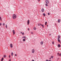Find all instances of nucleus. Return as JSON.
I'll return each mask as SVG.
<instances>
[{"label": "nucleus", "instance_id": "20e7f679", "mask_svg": "<svg viewBox=\"0 0 61 61\" xmlns=\"http://www.w3.org/2000/svg\"><path fill=\"white\" fill-rule=\"evenodd\" d=\"M15 30H13L12 31V32L13 34V35H14L15 34Z\"/></svg>", "mask_w": 61, "mask_h": 61}, {"label": "nucleus", "instance_id": "7c9ffc66", "mask_svg": "<svg viewBox=\"0 0 61 61\" xmlns=\"http://www.w3.org/2000/svg\"><path fill=\"white\" fill-rule=\"evenodd\" d=\"M22 35H24V33H22Z\"/></svg>", "mask_w": 61, "mask_h": 61}, {"label": "nucleus", "instance_id": "6e6552de", "mask_svg": "<svg viewBox=\"0 0 61 61\" xmlns=\"http://www.w3.org/2000/svg\"><path fill=\"white\" fill-rule=\"evenodd\" d=\"M46 4H48L49 3V1L48 0H46Z\"/></svg>", "mask_w": 61, "mask_h": 61}, {"label": "nucleus", "instance_id": "ea45409f", "mask_svg": "<svg viewBox=\"0 0 61 61\" xmlns=\"http://www.w3.org/2000/svg\"><path fill=\"white\" fill-rule=\"evenodd\" d=\"M20 33V34H22V32H21Z\"/></svg>", "mask_w": 61, "mask_h": 61}, {"label": "nucleus", "instance_id": "393cba45", "mask_svg": "<svg viewBox=\"0 0 61 61\" xmlns=\"http://www.w3.org/2000/svg\"><path fill=\"white\" fill-rule=\"evenodd\" d=\"M5 56H6L5 55H4V57H5Z\"/></svg>", "mask_w": 61, "mask_h": 61}, {"label": "nucleus", "instance_id": "4be33fe9", "mask_svg": "<svg viewBox=\"0 0 61 61\" xmlns=\"http://www.w3.org/2000/svg\"><path fill=\"white\" fill-rule=\"evenodd\" d=\"M45 5L46 6H48V5H47L46 3Z\"/></svg>", "mask_w": 61, "mask_h": 61}, {"label": "nucleus", "instance_id": "f03ea898", "mask_svg": "<svg viewBox=\"0 0 61 61\" xmlns=\"http://www.w3.org/2000/svg\"><path fill=\"white\" fill-rule=\"evenodd\" d=\"M35 50L34 49H32V53H34L35 52Z\"/></svg>", "mask_w": 61, "mask_h": 61}, {"label": "nucleus", "instance_id": "f704fd0d", "mask_svg": "<svg viewBox=\"0 0 61 61\" xmlns=\"http://www.w3.org/2000/svg\"><path fill=\"white\" fill-rule=\"evenodd\" d=\"M17 56V55H16V54H15V56Z\"/></svg>", "mask_w": 61, "mask_h": 61}, {"label": "nucleus", "instance_id": "49530a36", "mask_svg": "<svg viewBox=\"0 0 61 61\" xmlns=\"http://www.w3.org/2000/svg\"><path fill=\"white\" fill-rule=\"evenodd\" d=\"M48 25H47V27H48Z\"/></svg>", "mask_w": 61, "mask_h": 61}, {"label": "nucleus", "instance_id": "423d86ee", "mask_svg": "<svg viewBox=\"0 0 61 61\" xmlns=\"http://www.w3.org/2000/svg\"><path fill=\"white\" fill-rule=\"evenodd\" d=\"M60 35L58 36L57 38L58 39H60Z\"/></svg>", "mask_w": 61, "mask_h": 61}, {"label": "nucleus", "instance_id": "473e14b6", "mask_svg": "<svg viewBox=\"0 0 61 61\" xmlns=\"http://www.w3.org/2000/svg\"><path fill=\"white\" fill-rule=\"evenodd\" d=\"M61 54L60 53L59 55V56H61Z\"/></svg>", "mask_w": 61, "mask_h": 61}, {"label": "nucleus", "instance_id": "a211bd4d", "mask_svg": "<svg viewBox=\"0 0 61 61\" xmlns=\"http://www.w3.org/2000/svg\"><path fill=\"white\" fill-rule=\"evenodd\" d=\"M3 60H4V58H2L1 60V61H3Z\"/></svg>", "mask_w": 61, "mask_h": 61}, {"label": "nucleus", "instance_id": "de8ad7c7", "mask_svg": "<svg viewBox=\"0 0 61 61\" xmlns=\"http://www.w3.org/2000/svg\"><path fill=\"white\" fill-rule=\"evenodd\" d=\"M49 35H50V36H51V35L50 34H49Z\"/></svg>", "mask_w": 61, "mask_h": 61}, {"label": "nucleus", "instance_id": "f257e3e1", "mask_svg": "<svg viewBox=\"0 0 61 61\" xmlns=\"http://www.w3.org/2000/svg\"><path fill=\"white\" fill-rule=\"evenodd\" d=\"M12 17L14 19H15L16 18V15H15V14H13L12 16Z\"/></svg>", "mask_w": 61, "mask_h": 61}, {"label": "nucleus", "instance_id": "9b49d317", "mask_svg": "<svg viewBox=\"0 0 61 61\" xmlns=\"http://www.w3.org/2000/svg\"><path fill=\"white\" fill-rule=\"evenodd\" d=\"M41 45H43V41H41Z\"/></svg>", "mask_w": 61, "mask_h": 61}, {"label": "nucleus", "instance_id": "cd10ccee", "mask_svg": "<svg viewBox=\"0 0 61 61\" xmlns=\"http://www.w3.org/2000/svg\"><path fill=\"white\" fill-rule=\"evenodd\" d=\"M1 25H2V23H0V26H1Z\"/></svg>", "mask_w": 61, "mask_h": 61}, {"label": "nucleus", "instance_id": "aec40b11", "mask_svg": "<svg viewBox=\"0 0 61 61\" xmlns=\"http://www.w3.org/2000/svg\"><path fill=\"white\" fill-rule=\"evenodd\" d=\"M47 24V22L46 21L45 22V25H46V24Z\"/></svg>", "mask_w": 61, "mask_h": 61}, {"label": "nucleus", "instance_id": "58836bf2", "mask_svg": "<svg viewBox=\"0 0 61 61\" xmlns=\"http://www.w3.org/2000/svg\"><path fill=\"white\" fill-rule=\"evenodd\" d=\"M46 61H48V60H46Z\"/></svg>", "mask_w": 61, "mask_h": 61}, {"label": "nucleus", "instance_id": "c9c22d12", "mask_svg": "<svg viewBox=\"0 0 61 61\" xmlns=\"http://www.w3.org/2000/svg\"><path fill=\"white\" fill-rule=\"evenodd\" d=\"M52 44H54V42H53V41L52 42Z\"/></svg>", "mask_w": 61, "mask_h": 61}, {"label": "nucleus", "instance_id": "2f4dec72", "mask_svg": "<svg viewBox=\"0 0 61 61\" xmlns=\"http://www.w3.org/2000/svg\"><path fill=\"white\" fill-rule=\"evenodd\" d=\"M9 58H10V55H9Z\"/></svg>", "mask_w": 61, "mask_h": 61}, {"label": "nucleus", "instance_id": "7ed1b4c3", "mask_svg": "<svg viewBox=\"0 0 61 61\" xmlns=\"http://www.w3.org/2000/svg\"><path fill=\"white\" fill-rule=\"evenodd\" d=\"M10 46L11 48H12V47H13V45L12 44L10 43Z\"/></svg>", "mask_w": 61, "mask_h": 61}, {"label": "nucleus", "instance_id": "39448f33", "mask_svg": "<svg viewBox=\"0 0 61 61\" xmlns=\"http://www.w3.org/2000/svg\"><path fill=\"white\" fill-rule=\"evenodd\" d=\"M27 24L28 25H29V23H30L29 22V20H28L27 21Z\"/></svg>", "mask_w": 61, "mask_h": 61}, {"label": "nucleus", "instance_id": "4c0bfd02", "mask_svg": "<svg viewBox=\"0 0 61 61\" xmlns=\"http://www.w3.org/2000/svg\"><path fill=\"white\" fill-rule=\"evenodd\" d=\"M11 59H10L9 60V61H11Z\"/></svg>", "mask_w": 61, "mask_h": 61}, {"label": "nucleus", "instance_id": "9d476101", "mask_svg": "<svg viewBox=\"0 0 61 61\" xmlns=\"http://www.w3.org/2000/svg\"><path fill=\"white\" fill-rule=\"evenodd\" d=\"M58 47H60L61 46L60 45V44H58Z\"/></svg>", "mask_w": 61, "mask_h": 61}, {"label": "nucleus", "instance_id": "c85d7f7f", "mask_svg": "<svg viewBox=\"0 0 61 61\" xmlns=\"http://www.w3.org/2000/svg\"><path fill=\"white\" fill-rule=\"evenodd\" d=\"M0 20H2V19H1V17L0 16Z\"/></svg>", "mask_w": 61, "mask_h": 61}, {"label": "nucleus", "instance_id": "f3484780", "mask_svg": "<svg viewBox=\"0 0 61 61\" xmlns=\"http://www.w3.org/2000/svg\"><path fill=\"white\" fill-rule=\"evenodd\" d=\"M11 55L12 56H13V52L11 53Z\"/></svg>", "mask_w": 61, "mask_h": 61}, {"label": "nucleus", "instance_id": "ddd939ff", "mask_svg": "<svg viewBox=\"0 0 61 61\" xmlns=\"http://www.w3.org/2000/svg\"><path fill=\"white\" fill-rule=\"evenodd\" d=\"M57 40L60 43V40L59 39H58Z\"/></svg>", "mask_w": 61, "mask_h": 61}, {"label": "nucleus", "instance_id": "f8f14e48", "mask_svg": "<svg viewBox=\"0 0 61 61\" xmlns=\"http://www.w3.org/2000/svg\"><path fill=\"white\" fill-rule=\"evenodd\" d=\"M33 29L34 30H36V28L35 27H33Z\"/></svg>", "mask_w": 61, "mask_h": 61}, {"label": "nucleus", "instance_id": "c756f323", "mask_svg": "<svg viewBox=\"0 0 61 61\" xmlns=\"http://www.w3.org/2000/svg\"><path fill=\"white\" fill-rule=\"evenodd\" d=\"M31 33L32 34H33V32H31Z\"/></svg>", "mask_w": 61, "mask_h": 61}, {"label": "nucleus", "instance_id": "a19ab883", "mask_svg": "<svg viewBox=\"0 0 61 61\" xmlns=\"http://www.w3.org/2000/svg\"><path fill=\"white\" fill-rule=\"evenodd\" d=\"M32 61H35V60H32Z\"/></svg>", "mask_w": 61, "mask_h": 61}, {"label": "nucleus", "instance_id": "2eb2a0df", "mask_svg": "<svg viewBox=\"0 0 61 61\" xmlns=\"http://www.w3.org/2000/svg\"><path fill=\"white\" fill-rule=\"evenodd\" d=\"M43 15H44V16H46V14H45V13H43Z\"/></svg>", "mask_w": 61, "mask_h": 61}, {"label": "nucleus", "instance_id": "0eeeda50", "mask_svg": "<svg viewBox=\"0 0 61 61\" xmlns=\"http://www.w3.org/2000/svg\"><path fill=\"white\" fill-rule=\"evenodd\" d=\"M44 9L42 8L41 10V11L42 12H44Z\"/></svg>", "mask_w": 61, "mask_h": 61}, {"label": "nucleus", "instance_id": "bb28decb", "mask_svg": "<svg viewBox=\"0 0 61 61\" xmlns=\"http://www.w3.org/2000/svg\"><path fill=\"white\" fill-rule=\"evenodd\" d=\"M59 53H58L57 54V55L58 56H59Z\"/></svg>", "mask_w": 61, "mask_h": 61}, {"label": "nucleus", "instance_id": "4468645a", "mask_svg": "<svg viewBox=\"0 0 61 61\" xmlns=\"http://www.w3.org/2000/svg\"><path fill=\"white\" fill-rule=\"evenodd\" d=\"M26 37L25 36H24L23 37H22V38H26Z\"/></svg>", "mask_w": 61, "mask_h": 61}, {"label": "nucleus", "instance_id": "79ce46f5", "mask_svg": "<svg viewBox=\"0 0 61 61\" xmlns=\"http://www.w3.org/2000/svg\"><path fill=\"white\" fill-rule=\"evenodd\" d=\"M38 1L39 2L40 1V0H38Z\"/></svg>", "mask_w": 61, "mask_h": 61}, {"label": "nucleus", "instance_id": "1a4fd4ad", "mask_svg": "<svg viewBox=\"0 0 61 61\" xmlns=\"http://www.w3.org/2000/svg\"><path fill=\"white\" fill-rule=\"evenodd\" d=\"M58 23H60V19H59L58 20Z\"/></svg>", "mask_w": 61, "mask_h": 61}, {"label": "nucleus", "instance_id": "412c9836", "mask_svg": "<svg viewBox=\"0 0 61 61\" xmlns=\"http://www.w3.org/2000/svg\"><path fill=\"white\" fill-rule=\"evenodd\" d=\"M42 25V27L44 28V25Z\"/></svg>", "mask_w": 61, "mask_h": 61}, {"label": "nucleus", "instance_id": "b1692460", "mask_svg": "<svg viewBox=\"0 0 61 61\" xmlns=\"http://www.w3.org/2000/svg\"><path fill=\"white\" fill-rule=\"evenodd\" d=\"M51 57L52 58H53V56H51Z\"/></svg>", "mask_w": 61, "mask_h": 61}, {"label": "nucleus", "instance_id": "37998d69", "mask_svg": "<svg viewBox=\"0 0 61 61\" xmlns=\"http://www.w3.org/2000/svg\"><path fill=\"white\" fill-rule=\"evenodd\" d=\"M49 61H52L51 60H49Z\"/></svg>", "mask_w": 61, "mask_h": 61}, {"label": "nucleus", "instance_id": "a878e982", "mask_svg": "<svg viewBox=\"0 0 61 61\" xmlns=\"http://www.w3.org/2000/svg\"><path fill=\"white\" fill-rule=\"evenodd\" d=\"M50 13H48V15H50Z\"/></svg>", "mask_w": 61, "mask_h": 61}, {"label": "nucleus", "instance_id": "e433bc0d", "mask_svg": "<svg viewBox=\"0 0 61 61\" xmlns=\"http://www.w3.org/2000/svg\"><path fill=\"white\" fill-rule=\"evenodd\" d=\"M28 31H29V28H28Z\"/></svg>", "mask_w": 61, "mask_h": 61}, {"label": "nucleus", "instance_id": "dca6fc26", "mask_svg": "<svg viewBox=\"0 0 61 61\" xmlns=\"http://www.w3.org/2000/svg\"><path fill=\"white\" fill-rule=\"evenodd\" d=\"M23 41H24V42H25V39H23Z\"/></svg>", "mask_w": 61, "mask_h": 61}, {"label": "nucleus", "instance_id": "c03bdc74", "mask_svg": "<svg viewBox=\"0 0 61 61\" xmlns=\"http://www.w3.org/2000/svg\"><path fill=\"white\" fill-rule=\"evenodd\" d=\"M40 25H42L41 24H40Z\"/></svg>", "mask_w": 61, "mask_h": 61}, {"label": "nucleus", "instance_id": "5701e85b", "mask_svg": "<svg viewBox=\"0 0 61 61\" xmlns=\"http://www.w3.org/2000/svg\"><path fill=\"white\" fill-rule=\"evenodd\" d=\"M38 25H39V26H40V23H39Z\"/></svg>", "mask_w": 61, "mask_h": 61}, {"label": "nucleus", "instance_id": "6ab92c4d", "mask_svg": "<svg viewBox=\"0 0 61 61\" xmlns=\"http://www.w3.org/2000/svg\"><path fill=\"white\" fill-rule=\"evenodd\" d=\"M6 28H7V24H6Z\"/></svg>", "mask_w": 61, "mask_h": 61}, {"label": "nucleus", "instance_id": "72a5a7b5", "mask_svg": "<svg viewBox=\"0 0 61 61\" xmlns=\"http://www.w3.org/2000/svg\"><path fill=\"white\" fill-rule=\"evenodd\" d=\"M3 25H5V23H3Z\"/></svg>", "mask_w": 61, "mask_h": 61}, {"label": "nucleus", "instance_id": "a18cd8bd", "mask_svg": "<svg viewBox=\"0 0 61 61\" xmlns=\"http://www.w3.org/2000/svg\"><path fill=\"white\" fill-rule=\"evenodd\" d=\"M51 59V58H50V59Z\"/></svg>", "mask_w": 61, "mask_h": 61}]
</instances>
